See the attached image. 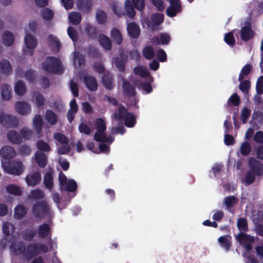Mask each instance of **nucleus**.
<instances>
[{
  "label": "nucleus",
  "mask_w": 263,
  "mask_h": 263,
  "mask_svg": "<svg viewBox=\"0 0 263 263\" xmlns=\"http://www.w3.org/2000/svg\"><path fill=\"white\" fill-rule=\"evenodd\" d=\"M14 91L18 96H23L26 92L27 89L25 83L22 80L16 82L14 86Z\"/></svg>",
  "instance_id": "obj_31"
},
{
  "label": "nucleus",
  "mask_w": 263,
  "mask_h": 263,
  "mask_svg": "<svg viewBox=\"0 0 263 263\" xmlns=\"http://www.w3.org/2000/svg\"><path fill=\"white\" fill-rule=\"evenodd\" d=\"M141 88L145 91L147 93H149L153 91V88L151 84L148 82H142L139 84Z\"/></svg>",
  "instance_id": "obj_64"
},
{
  "label": "nucleus",
  "mask_w": 263,
  "mask_h": 263,
  "mask_svg": "<svg viewBox=\"0 0 263 263\" xmlns=\"http://www.w3.org/2000/svg\"><path fill=\"white\" fill-rule=\"evenodd\" d=\"M45 119L52 125H55L58 122L57 115L51 110H46Z\"/></svg>",
  "instance_id": "obj_35"
},
{
  "label": "nucleus",
  "mask_w": 263,
  "mask_h": 263,
  "mask_svg": "<svg viewBox=\"0 0 263 263\" xmlns=\"http://www.w3.org/2000/svg\"><path fill=\"white\" fill-rule=\"evenodd\" d=\"M1 97L3 100H9L12 97L11 88L7 84H4L1 86Z\"/></svg>",
  "instance_id": "obj_26"
},
{
  "label": "nucleus",
  "mask_w": 263,
  "mask_h": 263,
  "mask_svg": "<svg viewBox=\"0 0 263 263\" xmlns=\"http://www.w3.org/2000/svg\"><path fill=\"white\" fill-rule=\"evenodd\" d=\"M152 22L154 25L158 26L164 21V15L158 13H154L152 16Z\"/></svg>",
  "instance_id": "obj_53"
},
{
  "label": "nucleus",
  "mask_w": 263,
  "mask_h": 263,
  "mask_svg": "<svg viewBox=\"0 0 263 263\" xmlns=\"http://www.w3.org/2000/svg\"><path fill=\"white\" fill-rule=\"evenodd\" d=\"M68 18L71 24L74 25H77L81 22V14L78 12H72L69 15Z\"/></svg>",
  "instance_id": "obj_41"
},
{
  "label": "nucleus",
  "mask_w": 263,
  "mask_h": 263,
  "mask_svg": "<svg viewBox=\"0 0 263 263\" xmlns=\"http://www.w3.org/2000/svg\"><path fill=\"white\" fill-rule=\"evenodd\" d=\"M27 214L26 208L22 205H17L14 209V217L16 219H21Z\"/></svg>",
  "instance_id": "obj_27"
},
{
  "label": "nucleus",
  "mask_w": 263,
  "mask_h": 263,
  "mask_svg": "<svg viewBox=\"0 0 263 263\" xmlns=\"http://www.w3.org/2000/svg\"><path fill=\"white\" fill-rule=\"evenodd\" d=\"M10 250L16 255L23 254L25 257L26 247L23 241H18L11 243L10 246Z\"/></svg>",
  "instance_id": "obj_12"
},
{
  "label": "nucleus",
  "mask_w": 263,
  "mask_h": 263,
  "mask_svg": "<svg viewBox=\"0 0 263 263\" xmlns=\"http://www.w3.org/2000/svg\"><path fill=\"white\" fill-rule=\"evenodd\" d=\"M0 124L7 127H16L18 120L14 116L6 115L3 111H0Z\"/></svg>",
  "instance_id": "obj_5"
},
{
  "label": "nucleus",
  "mask_w": 263,
  "mask_h": 263,
  "mask_svg": "<svg viewBox=\"0 0 263 263\" xmlns=\"http://www.w3.org/2000/svg\"><path fill=\"white\" fill-rule=\"evenodd\" d=\"M134 72L141 78H146L150 76L148 69L143 66H137L134 68Z\"/></svg>",
  "instance_id": "obj_30"
},
{
  "label": "nucleus",
  "mask_w": 263,
  "mask_h": 263,
  "mask_svg": "<svg viewBox=\"0 0 263 263\" xmlns=\"http://www.w3.org/2000/svg\"><path fill=\"white\" fill-rule=\"evenodd\" d=\"M237 226L241 232H246L248 230L247 220L245 218H239L237 220Z\"/></svg>",
  "instance_id": "obj_51"
},
{
  "label": "nucleus",
  "mask_w": 263,
  "mask_h": 263,
  "mask_svg": "<svg viewBox=\"0 0 263 263\" xmlns=\"http://www.w3.org/2000/svg\"><path fill=\"white\" fill-rule=\"evenodd\" d=\"M0 154L2 157L9 159L15 157V151L14 149L10 146H5L1 148Z\"/></svg>",
  "instance_id": "obj_19"
},
{
  "label": "nucleus",
  "mask_w": 263,
  "mask_h": 263,
  "mask_svg": "<svg viewBox=\"0 0 263 263\" xmlns=\"http://www.w3.org/2000/svg\"><path fill=\"white\" fill-rule=\"evenodd\" d=\"M49 250L48 247L41 243H31L26 247L25 258L31 259L41 253H46Z\"/></svg>",
  "instance_id": "obj_2"
},
{
  "label": "nucleus",
  "mask_w": 263,
  "mask_h": 263,
  "mask_svg": "<svg viewBox=\"0 0 263 263\" xmlns=\"http://www.w3.org/2000/svg\"><path fill=\"white\" fill-rule=\"evenodd\" d=\"M230 240L231 237L228 235L220 236L218 239L220 247L226 252L228 251L230 249Z\"/></svg>",
  "instance_id": "obj_29"
},
{
  "label": "nucleus",
  "mask_w": 263,
  "mask_h": 263,
  "mask_svg": "<svg viewBox=\"0 0 263 263\" xmlns=\"http://www.w3.org/2000/svg\"><path fill=\"white\" fill-rule=\"evenodd\" d=\"M239 88L244 93H248L250 87V82L249 80H245L239 81Z\"/></svg>",
  "instance_id": "obj_56"
},
{
  "label": "nucleus",
  "mask_w": 263,
  "mask_h": 263,
  "mask_svg": "<svg viewBox=\"0 0 263 263\" xmlns=\"http://www.w3.org/2000/svg\"><path fill=\"white\" fill-rule=\"evenodd\" d=\"M50 210V206L44 200L36 202L33 205L32 207L33 215L39 219L44 218L46 215L48 214Z\"/></svg>",
  "instance_id": "obj_4"
},
{
  "label": "nucleus",
  "mask_w": 263,
  "mask_h": 263,
  "mask_svg": "<svg viewBox=\"0 0 263 263\" xmlns=\"http://www.w3.org/2000/svg\"><path fill=\"white\" fill-rule=\"evenodd\" d=\"M96 127L97 132L104 133L106 129V124L105 121L101 118H98L96 121Z\"/></svg>",
  "instance_id": "obj_50"
},
{
  "label": "nucleus",
  "mask_w": 263,
  "mask_h": 263,
  "mask_svg": "<svg viewBox=\"0 0 263 263\" xmlns=\"http://www.w3.org/2000/svg\"><path fill=\"white\" fill-rule=\"evenodd\" d=\"M128 114L127 109L122 105H120L118 111L113 114L114 118L116 120L122 121L125 119L126 115Z\"/></svg>",
  "instance_id": "obj_24"
},
{
  "label": "nucleus",
  "mask_w": 263,
  "mask_h": 263,
  "mask_svg": "<svg viewBox=\"0 0 263 263\" xmlns=\"http://www.w3.org/2000/svg\"><path fill=\"white\" fill-rule=\"evenodd\" d=\"M42 67L49 73L62 74L64 72V68L60 59L52 56L46 58L45 61L42 63Z\"/></svg>",
  "instance_id": "obj_1"
},
{
  "label": "nucleus",
  "mask_w": 263,
  "mask_h": 263,
  "mask_svg": "<svg viewBox=\"0 0 263 263\" xmlns=\"http://www.w3.org/2000/svg\"><path fill=\"white\" fill-rule=\"evenodd\" d=\"M67 33L69 37L73 42L78 40V34L77 30L72 27L69 26L67 29Z\"/></svg>",
  "instance_id": "obj_58"
},
{
  "label": "nucleus",
  "mask_w": 263,
  "mask_h": 263,
  "mask_svg": "<svg viewBox=\"0 0 263 263\" xmlns=\"http://www.w3.org/2000/svg\"><path fill=\"white\" fill-rule=\"evenodd\" d=\"M252 66L250 64H246L241 69L239 76L238 80L241 81L245 77L248 76L251 70Z\"/></svg>",
  "instance_id": "obj_55"
},
{
  "label": "nucleus",
  "mask_w": 263,
  "mask_h": 263,
  "mask_svg": "<svg viewBox=\"0 0 263 263\" xmlns=\"http://www.w3.org/2000/svg\"><path fill=\"white\" fill-rule=\"evenodd\" d=\"M127 30L129 36L133 39H136L140 35V28L135 22L130 23L127 25Z\"/></svg>",
  "instance_id": "obj_15"
},
{
  "label": "nucleus",
  "mask_w": 263,
  "mask_h": 263,
  "mask_svg": "<svg viewBox=\"0 0 263 263\" xmlns=\"http://www.w3.org/2000/svg\"><path fill=\"white\" fill-rule=\"evenodd\" d=\"M16 111L22 115L28 114L31 111L30 105L26 102H17L15 105Z\"/></svg>",
  "instance_id": "obj_17"
},
{
  "label": "nucleus",
  "mask_w": 263,
  "mask_h": 263,
  "mask_svg": "<svg viewBox=\"0 0 263 263\" xmlns=\"http://www.w3.org/2000/svg\"><path fill=\"white\" fill-rule=\"evenodd\" d=\"M240 34L242 40L247 41L253 36V31L249 27L245 26L241 28Z\"/></svg>",
  "instance_id": "obj_36"
},
{
  "label": "nucleus",
  "mask_w": 263,
  "mask_h": 263,
  "mask_svg": "<svg viewBox=\"0 0 263 263\" xmlns=\"http://www.w3.org/2000/svg\"><path fill=\"white\" fill-rule=\"evenodd\" d=\"M33 98L36 103V106L38 108H41L46 104V99L45 97L39 92L34 93Z\"/></svg>",
  "instance_id": "obj_32"
},
{
  "label": "nucleus",
  "mask_w": 263,
  "mask_h": 263,
  "mask_svg": "<svg viewBox=\"0 0 263 263\" xmlns=\"http://www.w3.org/2000/svg\"><path fill=\"white\" fill-rule=\"evenodd\" d=\"M143 55L146 60H151L155 57V51L153 48L150 46L145 47L142 50Z\"/></svg>",
  "instance_id": "obj_46"
},
{
  "label": "nucleus",
  "mask_w": 263,
  "mask_h": 263,
  "mask_svg": "<svg viewBox=\"0 0 263 263\" xmlns=\"http://www.w3.org/2000/svg\"><path fill=\"white\" fill-rule=\"evenodd\" d=\"M257 175L252 172V171H249L245 177L244 181L246 184H250L252 183L255 179V177Z\"/></svg>",
  "instance_id": "obj_57"
},
{
  "label": "nucleus",
  "mask_w": 263,
  "mask_h": 263,
  "mask_svg": "<svg viewBox=\"0 0 263 263\" xmlns=\"http://www.w3.org/2000/svg\"><path fill=\"white\" fill-rule=\"evenodd\" d=\"M3 43L6 46H12L14 42V37L9 31H5L2 36Z\"/></svg>",
  "instance_id": "obj_22"
},
{
  "label": "nucleus",
  "mask_w": 263,
  "mask_h": 263,
  "mask_svg": "<svg viewBox=\"0 0 263 263\" xmlns=\"http://www.w3.org/2000/svg\"><path fill=\"white\" fill-rule=\"evenodd\" d=\"M256 89L258 95L263 93V76H260L256 82Z\"/></svg>",
  "instance_id": "obj_63"
},
{
  "label": "nucleus",
  "mask_w": 263,
  "mask_h": 263,
  "mask_svg": "<svg viewBox=\"0 0 263 263\" xmlns=\"http://www.w3.org/2000/svg\"><path fill=\"white\" fill-rule=\"evenodd\" d=\"M54 138L62 144H68V138L63 134L59 133H55L54 135Z\"/></svg>",
  "instance_id": "obj_61"
},
{
  "label": "nucleus",
  "mask_w": 263,
  "mask_h": 263,
  "mask_svg": "<svg viewBox=\"0 0 263 263\" xmlns=\"http://www.w3.org/2000/svg\"><path fill=\"white\" fill-rule=\"evenodd\" d=\"M251 111L247 107H244L241 112V120L243 124H245L248 120Z\"/></svg>",
  "instance_id": "obj_62"
},
{
  "label": "nucleus",
  "mask_w": 263,
  "mask_h": 263,
  "mask_svg": "<svg viewBox=\"0 0 263 263\" xmlns=\"http://www.w3.org/2000/svg\"><path fill=\"white\" fill-rule=\"evenodd\" d=\"M238 201V199L234 196H230L226 197L223 200V203L228 211H231L233 208Z\"/></svg>",
  "instance_id": "obj_34"
},
{
  "label": "nucleus",
  "mask_w": 263,
  "mask_h": 263,
  "mask_svg": "<svg viewBox=\"0 0 263 263\" xmlns=\"http://www.w3.org/2000/svg\"><path fill=\"white\" fill-rule=\"evenodd\" d=\"M42 180L41 174L39 172H36L32 174H29L26 176L25 180L27 185L34 186L39 184Z\"/></svg>",
  "instance_id": "obj_10"
},
{
  "label": "nucleus",
  "mask_w": 263,
  "mask_h": 263,
  "mask_svg": "<svg viewBox=\"0 0 263 263\" xmlns=\"http://www.w3.org/2000/svg\"><path fill=\"white\" fill-rule=\"evenodd\" d=\"M110 33L111 38L116 44L120 45L122 43L123 41L122 36L121 32L118 29L116 28L112 29Z\"/></svg>",
  "instance_id": "obj_37"
},
{
  "label": "nucleus",
  "mask_w": 263,
  "mask_h": 263,
  "mask_svg": "<svg viewBox=\"0 0 263 263\" xmlns=\"http://www.w3.org/2000/svg\"><path fill=\"white\" fill-rule=\"evenodd\" d=\"M41 15L44 20L50 21L53 17L54 14L50 9L44 8L41 11Z\"/></svg>",
  "instance_id": "obj_52"
},
{
  "label": "nucleus",
  "mask_w": 263,
  "mask_h": 263,
  "mask_svg": "<svg viewBox=\"0 0 263 263\" xmlns=\"http://www.w3.org/2000/svg\"><path fill=\"white\" fill-rule=\"evenodd\" d=\"M171 6L168 7L166 13L167 16L169 17H174L175 16L177 13L181 11V7L179 0H171Z\"/></svg>",
  "instance_id": "obj_9"
},
{
  "label": "nucleus",
  "mask_w": 263,
  "mask_h": 263,
  "mask_svg": "<svg viewBox=\"0 0 263 263\" xmlns=\"http://www.w3.org/2000/svg\"><path fill=\"white\" fill-rule=\"evenodd\" d=\"M0 71L6 75H9L12 72V68L10 62L6 59L0 61Z\"/></svg>",
  "instance_id": "obj_20"
},
{
  "label": "nucleus",
  "mask_w": 263,
  "mask_h": 263,
  "mask_svg": "<svg viewBox=\"0 0 263 263\" xmlns=\"http://www.w3.org/2000/svg\"><path fill=\"white\" fill-rule=\"evenodd\" d=\"M25 44L27 48V50H25L24 52L29 55H32L34 53V49L36 47L37 41L35 37L30 34H27L25 37Z\"/></svg>",
  "instance_id": "obj_7"
},
{
  "label": "nucleus",
  "mask_w": 263,
  "mask_h": 263,
  "mask_svg": "<svg viewBox=\"0 0 263 263\" xmlns=\"http://www.w3.org/2000/svg\"><path fill=\"white\" fill-rule=\"evenodd\" d=\"M126 63V59H123L122 56L120 54V57L115 58L114 64L117 68L118 71L120 72L124 71L125 69V64Z\"/></svg>",
  "instance_id": "obj_39"
},
{
  "label": "nucleus",
  "mask_w": 263,
  "mask_h": 263,
  "mask_svg": "<svg viewBox=\"0 0 263 263\" xmlns=\"http://www.w3.org/2000/svg\"><path fill=\"white\" fill-rule=\"evenodd\" d=\"M92 0H77V6L81 11L89 12L91 10Z\"/></svg>",
  "instance_id": "obj_18"
},
{
  "label": "nucleus",
  "mask_w": 263,
  "mask_h": 263,
  "mask_svg": "<svg viewBox=\"0 0 263 263\" xmlns=\"http://www.w3.org/2000/svg\"><path fill=\"white\" fill-rule=\"evenodd\" d=\"M34 159L39 167L45 168L47 164V156L41 152L36 151L34 154Z\"/></svg>",
  "instance_id": "obj_16"
},
{
  "label": "nucleus",
  "mask_w": 263,
  "mask_h": 263,
  "mask_svg": "<svg viewBox=\"0 0 263 263\" xmlns=\"http://www.w3.org/2000/svg\"><path fill=\"white\" fill-rule=\"evenodd\" d=\"M122 88L124 93L129 97H134L136 94V89L134 86L126 80L122 79Z\"/></svg>",
  "instance_id": "obj_14"
},
{
  "label": "nucleus",
  "mask_w": 263,
  "mask_h": 263,
  "mask_svg": "<svg viewBox=\"0 0 263 263\" xmlns=\"http://www.w3.org/2000/svg\"><path fill=\"white\" fill-rule=\"evenodd\" d=\"M44 196L43 191L40 189H36L31 191L30 194L28 196V198L30 199H42Z\"/></svg>",
  "instance_id": "obj_45"
},
{
  "label": "nucleus",
  "mask_w": 263,
  "mask_h": 263,
  "mask_svg": "<svg viewBox=\"0 0 263 263\" xmlns=\"http://www.w3.org/2000/svg\"><path fill=\"white\" fill-rule=\"evenodd\" d=\"M102 82L103 85L107 89L111 90L114 88L113 78L109 73H106L103 76Z\"/></svg>",
  "instance_id": "obj_21"
},
{
  "label": "nucleus",
  "mask_w": 263,
  "mask_h": 263,
  "mask_svg": "<svg viewBox=\"0 0 263 263\" xmlns=\"http://www.w3.org/2000/svg\"><path fill=\"white\" fill-rule=\"evenodd\" d=\"M7 138L11 143L18 144L22 143V138L18 133L13 130L9 131L7 133Z\"/></svg>",
  "instance_id": "obj_23"
},
{
  "label": "nucleus",
  "mask_w": 263,
  "mask_h": 263,
  "mask_svg": "<svg viewBox=\"0 0 263 263\" xmlns=\"http://www.w3.org/2000/svg\"><path fill=\"white\" fill-rule=\"evenodd\" d=\"M85 32L86 35L91 39L97 38L98 35V31L97 27L90 24H87Z\"/></svg>",
  "instance_id": "obj_28"
},
{
  "label": "nucleus",
  "mask_w": 263,
  "mask_h": 263,
  "mask_svg": "<svg viewBox=\"0 0 263 263\" xmlns=\"http://www.w3.org/2000/svg\"><path fill=\"white\" fill-rule=\"evenodd\" d=\"M33 125L38 134V138H40L41 136L43 127V120L40 115H35L33 118Z\"/></svg>",
  "instance_id": "obj_25"
},
{
  "label": "nucleus",
  "mask_w": 263,
  "mask_h": 263,
  "mask_svg": "<svg viewBox=\"0 0 263 263\" xmlns=\"http://www.w3.org/2000/svg\"><path fill=\"white\" fill-rule=\"evenodd\" d=\"M236 239L247 251L249 252L252 250L251 243L255 240L254 237L240 232L236 236Z\"/></svg>",
  "instance_id": "obj_6"
},
{
  "label": "nucleus",
  "mask_w": 263,
  "mask_h": 263,
  "mask_svg": "<svg viewBox=\"0 0 263 263\" xmlns=\"http://www.w3.org/2000/svg\"><path fill=\"white\" fill-rule=\"evenodd\" d=\"M96 18L99 24H104L107 20V14L106 12L102 10H99L96 12Z\"/></svg>",
  "instance_id": "obj_48"
},
{
  "label": "nucleus",
  "mask_w": 263,
  "mask_h": 263,
  "mask_svg": "<svg viewBox=\"0 0 263 263\" xmlns=\"http://www.w3.org/2000/svg\"><path fill=\"white\" fill-rule=\"evenodd\" d=\"M48 40L53 46H55L53 48V50L56 52H58L61 48V45L58 38L52 34H49L48 36Z\"/></svg>",
  "instance_id": "obj_49"
},
{
  "label": "nucleus",
  "mask_w": 263,
  "mask_h": 263,
  "mask_svg": "<svg viewBox=\"0 0 263 263\" xmlns=\"http://www.w3.org/2000/svg\"><path fill=\"white\" fill-rule=\"evenodd\" d=\"M124 124L127 127H133L136 123V119L134 114L128 112L124 119Z\"/></svg>",
  "instance_id": "obj_44"
},
{
  "label": "nucleus",
  "mask_w": 263,
  "mask_h": 263,
  "mask_svg": "<svg viewBox=\"0 0 263 263\" xmlns=\"http://www.w3.org/2000/svg\"><path fill=\"white\" fill-rule=\"evenodd\" d=\"M44 183L45 187L51 189L53 185V179L52 173L48 172L46 173L44 177Z\"/></svg>",
  "instance_id": "obj_43"
},
{
  "label": "nucleus",
  "mask_w": 263,
  "mask_h": 263,
  "mask_svg": "<svg viewBox=\"0 0 263 263\" xmlns=\"http://www.w3.org/2000/svg\"><path fill=\"white\" fill-rule=\"evenodd\" d=\"M83 81L86 87L91 91H95L98 89V83L96 78L91 76H85L84 77Z\"/></svg>",
  "instance_id": "obj_13"
},
{
  "label": "nucleus",
  "mask_w": 263,
  "mask_h": 263,
  "mask_svg": "<svg viewBox=\"0 0 263 263\" xmlns=\"http://www.w3.org/2000/svg\"><path fill=\"white\" fill-rule=\"evenodd\" d=\"M249 171L255 173L257 176H260L263 173V166L261 163L254 158L249 160Z\"/></svg>",
  "instance_id": "obj_8"
},
{
  "label": "nucleus",
  "mask_w": 263,
  "mask_h": 263,
  "mask_svg": "<svg viewBox=\"0 0 263 263\" xmlns=\"http://www.w3.org/2000/svg\"><path fill=\"white\" fill-rule=\"evenodd\" d=\"M36 148L39 152L45 153H49L51 151V147L49 144L43 140H39L36 143Z\"/></svg>",
  "instance_id": "obj_38"
},
{
  "label": "nucleus",
  "mask_w": 263,
  "mask_h": 263,
  "mask_svg": "<svg viewBox=\"0 0 263 263\" xmlns=\"http://www.w3.org/2000/svg\"><path fill=\"white\" fill-rule=\"evenodd\" d=\"M240 98L236 93H234L230 97L228 100L227 103L230 105L232 104L233 105L237 106L240 104Z\"/></svg>",
  "instance_id": "obj_59"
},
{
  "label": "nucleus",
  "mask_w": 263,
  "mask_h": 263,
  "mask_svg": "<svg viewBox=\"0 0 263 263\" xmlns=\"http://www.w3.org/2000/svg\"><path fill=\"white\" fill-rule=\"evenodd\" d=\"M125 9L126 15L131 18L135 16V10L130 0H126L125 2Z\"/></svg>",
  "instance_id": "obj_40"
},
{
  "label": "nucleus",
  "mask_w": 263,
  "mask_h": 263,
  "mask_svg": "<svg viewBox=\"0 0 263 263\" xmlns=\"http://www.w3.org/2000/svg\"><path fill=\"white\" fill-rule=\"evenodd\" d=\"M36 235V232L29 229H25L22 231V238L28 241H31Z\"/></svg>",
  "instance_id": "obj_42"
},
{
  "label": "nucleus",
  "mask_w": 263,
  "mask_h": 263,
  "mask_svg": "<svg viewBox=\"0 0 263 263\" xmlns=\"http://www.w3.org/2000/svg\"><path fill=\"white\" fill-rule=\"evenodd\" d=\"M6 191L8 193L16 196H21L22 194V191L20 187L14 184H9L7 185Z\"/></svg>",
  "instance_id": "obj_47"
},
{
  "label": "nucleus",
  "mask_w": 263,
  "mask_h": 263,
  "mask_svg": "<svg viewBox=\"0 0 263 263\" xmlns=\"http://www.w3.org/2000/svg\"><path fill=\"white\" fill-rule=\"evenodd\" d=\"M77 184L73 179H69L65 187V190L70 192H74L77 189Z\"/></svg>",
  "instance_id": "obj_60"
},
{
  "label": "nucleus",
  "mask_w": 263,
  "mask_h": 263,
  "mask_svg": "<svg viewBox=\"0 0 263 263\" xmlns=\"http://www.w3.org/2000/svg\"><path fill=\"white\" fill-rule=\"evenodd\" d=\"M240 150L242 155L245 156H248L251 150L250 143L247 141L242 143L240 147Z\"/></svg>",
  "instance_id": "obj_54"
},
{
  "label": "nucleus",
  "mask_w": 263,
  "mask_h": 263,
  "mask_svg": "<svg viewBox=\"0 0 263 263\" xmlns=\"http://www.w3.org/2000/svg\"><path fill=\"white\" fill-rule=\"evenodd\" d=\"M100 45L106 50H110L111 48V42L110 39L104 34H100L98 37Z\"/></svg>",
  "instance_id": "obj_33"
},
{
  "label": "nucleus",
  "mask_w": 263,
  "mask_h": 263,
  "mask_svg": "<svg viewBox=\"0 0 263 263\" xmlns=\"http://www.w3.org/2000/svg\"><path fill=\"white\" fill-rule=\"evenodd\" d=\"M38 234L39 236L43 239L49 236L50 239V243L52 246V242L51 238V228L48 223H44L43 224L39 226L38 228Z\"/></svg>",
  "instance_id": "obj_11"
},
{
  "label": "nucleus",
  "mask_w": 263,
  "mask_h": 263,
  "mask_svg": "<svg viewBox=\"0 0 263 263\" xmlns=\"http://www.w3.org/2000/svg\"><path fill=\"white\" fill-rule=\"evenodd\" d=\"M2 165L5 171L10 174L20 175L23 172V164L15 161H2Z\"/></svg>",
  "instance_id": "obj_3"
}]
</instances>
